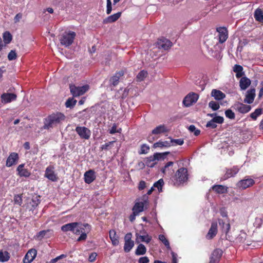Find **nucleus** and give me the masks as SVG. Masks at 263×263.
<instances>
[{
  "mask_svg": "<svg viewBox=\"0 0 263 263\" xmlns=\"http://www.w3.org/2000/svg\"><path fill=\"white\" fill-rule=\"evenodd\" d=\"M65 119V116L63 113L60 112L53 113L44 119L43 127L46 129L53 128Z\"/></svg>",
  "mask_w": 263,
  "mask_h": 263,
  "instance_id": "nucleus-1",
  "label": "nucleus"
},
{
  "mask_svg": "<svg viewBox=\"0 0 263 263\" xmlns=\"http://www.w3.org/2000/svg\"><path fill=\"white\" fill-rule=\"evenodd\" d=\"M188 176L187 168L181 167L178 169L175 175L172 177L171 180L174 185L179 186L187 181Z\"/></svg>",
  "mask_w": 263,
  "mask_h": 263,
  "instance_id": "nucleus-2",
  "label": "nucleus"
},
{
  "mask_svg": "<svg viewBox=\"0 0 263 263\" xmlns=\"http://www.w3.org/2000/svg\"><path fill=\"white\" fill-rule=\"evenodd\" d=\"M170 154V152L156 153L152 156H150L145 159V165L149 167H153L156 164L157 161L164 159Z\"/></svg>",
  "mask_w": 263,
  "mask_h": 263,
  "instance_id": "nucleus-3",
  "label": "nucleus"
},
{
  "mask_svg": "<svg viewBox=\"0 0 263 263\" xmlns=\"http://www.w3.org/2000/svg\"><path fill=\"white\" fill-rule=\"evenodd\" d=\"M76 36V32L71 31H65L59 39L60 43L65 47H69L73 43Z\"/></svg>",
  "mask_w": 263,
  "mask_h": 263,
  "instance_id": "nucleus-4",
  "label": "nucleus"
},
{
  "mask_svg": "<svg viewBox=\"0 0 263 263\" xmlns=\"http://www.w3.org/2000/svg\"><path fill=\"white\" fill-rule=\"evenodd\" d=\"M70 92L73 97H77L84 94L89 89V86L85 85L82 86L77 87L74 85H70Z\"/></svg>",
  "mask_w": 263,
  "mask_h": 263,
  "instance_id": "nucleus-5",
  "label": "nucleus"
},
{
  "mask_svg": "<svg viewBox=\"0 0 263 263\" xmlns=\"http://www.w3.org/2000/svg\"><path fill=\"white\" fill-rule=\"evenodd\" d=\"M78 227L80 229L81 234L78 238L77 241H82L85 240L87 237V234L91 230V226L88 223L82 224L81 222H79V224Z\"/></svg>",
  "mask_w": 263,
  "mask_h": 263,
  "instance_id": "nucleus-6",
  "label": "nucleus"
},
{
  "mask_svg": "<svg viewBox=\"0 0 263 263\" xmlns=\"http://www.w3.org/2000/svg\"><path fill=\"white\" fill-rule=\"evenodd\" d=\"M199 98L198 94L194 92L189 93L183 100V104L185 107H189L196 103Z\"/></svg>",
  "mask_w": 263,
  "mask_h": 263,
  "instance_id": "nucleus-7",
  "label": "nucleus"
},
{
  "mask_svg": "<svg viewBox=\"0 0 263 263\" xmlns=\"http://www.w3.org/2000/svg\"><path fill=\"white\" fill-rule=\"evenodd\" d=\"M75 131L82 139L88 140L90 138L91 131L85 126H77Z\"/></svg>",
  "mask_w": 263,
  "mask_h": 263,
  "instance_id": "nucleus-8",
  "label": "nucleus"
},
{
  "mask_svg": "<svg viewBox=\"0 0 263 263\" xmlns=\"http://www.w3.org/2000/svg\"><path fill=\"white\" fill-rule=\"evenodd\" d=\"M255 184V181L251 178H245L239 180L236 184V186L241 190H245L253 186Z\"/></svg>",
  "mask_w": 263,
  "mask_h": 263,
  "instance_id": "nucleus-9",
  "label": "nucleus"
},
{
  "mask_svg": "<svg viewBox=\"0 0 263 263\" xmlns=\"http://www.w3.org/2000/svg\"><path fill=\"white\" fill-rule=\"evenodd\" d=\"M132 237L131 233H127L124 237V251L126 253L129 252L134 246V242L132 240Z\"/></svg>",
  "mask_w": 263,
  "mask_h": 263,
  "instance_id": "nucleus-10",
  "label": "nucleus"
},
{
  "mask_svg": "<svg viewBox=\"0 0 263 263\" xmlns=\"http://www.w3.org/2000/svg\"><path fill=\"white\" fill-rule=\"evenodd\" d=\"M173 45L172 43L168 39L162 38L159 39L156 43V46L159 49L168 50Z\"/></svg>",
  "mask_w": 263,
  "mask_h": 263,
  "instance_id": "nucleus-11",
  "label": "nucleus"
},
{
  "mask_svg": "<svg viewBox=\"0 0 263 263\" xmlns=\"http://www.w3.org/2000/svg\"><path fill=\"white\" fill-rule=\"evenodd\" d=\"M37 255L35 249H31L28 251L23 258V263H31L35 259Z\"/></svg>",
  "mask_w": 263,
  "mask_h": 263,
  "instance_id": "nucleus-12",
  "label": "nucleus"
},
{
  "mask_svg": "<svg viewBox=\"0 0 263 263\" xmlns=\"http://www.w3.org/2000/svg\"><path fill=\"white\" fill-rule=\"evenodd\" d=\"M53 170V166H48L45 170V177L52 181H57L58 178Z\"/></svg>",
  "mask_w": 263,
  "mask_h": 263,
  "instance_id": "nucleus-13",
  "label": "nucleus"
},
{
  "mask_svg": "<svg viewBox=\"0 0 263 263\" xmlns=\"http://www.w3.org/2000/svg\"><path fill=\"white\" fill-rule=\"evenodd\" d=\"M217 31L218 32L219 42L224 43L228 37V31L224 27H220L217 28Z\"/></svg>",
  "mask_w": 263,
  "mask_h": 263,
  "instance_id": "nucleus-14",
  "label": "nucleus"
},
{
  "mask_svg": "<svg viewBox=\"0 0 263 263\" xmlns=\"http://www.w3.org/2000/svg\"><path fill=\"white\" fill-rule=\"evenodd\" d=\"M124 74V72L123 70L117 71L109 79L110 85L114 87L118 85L119 83L120 78L123 76Z\"/></svg>",
  "mask_w": 263,
  "mask_h": 263,
  "instance_id": "nucleus-15",
  "label": "nucleus"
},
{
  "mask_svg": "<svg viewBox=\"0 0 263 263\" xmlns=\"http://www.w3.org/2000/svg\"><path fill=\"white\" fill-rule=\"evenodd\" d=\"M17 96L13 93H3L1 96V101L3 104L10 103L12 101L16 99Z\"/></svg>",
  "mask_w": 263,
  "mask_h": 263,
  "instance_id": "nucleus-16",
  "label": "nucleus"
},
{
  "mask_svg": "<svg viewBox=\"0 0 263 263\" xmlns=\"http://www.w3.org/2000/svg\"><path fill=\"white\" fill-rule=\"evenodd\" d=\"M255 89L251 88L246 92L244 102L249 104L252 103L255 98Z\"/></svg>",
  "mask_w": 263,
  "mask_h": 263,
  "instance_id": "nucleus-17",
  "label": "nucleus"
},
{
  "mask_svg": "<svg viewBox=\"0 0 263 263\" xmlns=\"http://www.w3.org/2000/svg\"><path fill=\"white\" fill-rule=\"evenodd\" d=\"M222 254V251L220 249H216L213 251L210 257L209 263H217L219 262Z\"/></svg>",
  "mask_w": 263,
  "mask_h": 263,
  "instance_id": "nucleus-18",
  "label": "nucleus"
},
{
  "mask_svg": "<svg viewBox=\"0 0 263 263\" xmlns=\"http://www.w3.org/2000/svg\"><path fill=\"white\" fill-rule=\"evenodd\" d=\"M239 168L237 166H234L231 168H228L223 176L222 179L226 180L229 178L235 176L239 172Z\"/></svg>",
  "mask_w": 263,
  "mask_h": 263,
  "instance_id": "nucleus-19",
  "label": "nucleus"
},
{
  "mask_svg": "<svg viewBox=\"0 0 263 263\" xmlns=\"http://www.w3.org/2000/svg\"><path fill=\"white\" fill-rule=\"evenodd\" d=\"M84 181L85 183L87 184L92 183L96 178L95 172L92 170H89L86 171L84 175Z\"/></svg>",
  "mask_w": 263,
  "mask_h": 263,
  "instance_id": "nucleus-20",
  "label": "nucleus"
},
{
  "mask_svg": "<svg viewBox=\"0 0 263 263\" xmlns=\"http://www.w3.org/2000/svg\"><path fill=\"white\" fill-rule=\"evenodd\" d=\"M18 155L16 153H12L10 154L6 161V166L8 167L12 166L16 164L18 160Z\"/></svg>",
  "mask_w": 263,
  "mask_h": 263,
  "instance_id": "nucleus-21",
  "label": "nucleus"
},
{
  "mask_svg": "<svg viewBox=\"0 0 263 263\" xmlns=\"http://www.w3.org/2000/svg\"><path fill=\"white\" fill-rule=\"evenodd\" d=\"M217 233V223L216 222H213L211 224V228L206 235L208 239H213Z\"/></svg>",
  "mask_w": 263,
  "mask_h": 263,
  "instance_id": "nucleus-22",
  "label": "nucleus"
},
{
  "mask_svg": "<svg viewBox=\"0 0 263 263\" xmlns=\"http://www.w3.org/2000/svg\"><path fill=\"white\" fill-rule=\"evenodd\" d=\"M235 106L236 110L241 114H246L249 112L251 109V106L250 105L243 103H238L235 105Z\"/></svg>",
  "mask_w": 263,
  "mask_h": 263,
  "instance_id": "nucleus-23",
  "label": "nucleus"
},
{
  "mask_svg": "<svg viewBox=\"0 0 263 263\" xmlns=\"http://www.w3.org/2000/svg\"><path fill=\"white\" fill-rule=\"evenodd\" d=\"M121 12H119L117 13H115L112 15H111L107 17L106 18L103 20V24H107L115 22L120 17V16H121Z\"/></svg>",
  "mask_w": 263,
  "mask_h": 263,
  "instance_id": "nucleus-24",
  "label": "nucleus"
},
{
  "mask_svg": "<svg viewBox=\"0 0 263 263\" xmlns=\"http://www.w3.org/2000/svg\"><path fill=\"white\" fill-rule=\"evenodd\" d=\"M79 224V222H77L67 223L61 227V230L64 232H67L68 231H71L72 232Z\"/></svg>",
  "mask_w": 263,
  "mask_h": 263,
  "instance_id": "nucleus-25",
  "label": "nucleus"
},
{
  "mask_svg": "<svg viewBox=\"0 0 263 263\" xmlns=\"http://www.w3.org/2000/svg\"><path fill=\"white\" fill-rule=\"evenodd\" d=\"M212 189L216 194H226L228 192V187L223 185H214Z\"/></svg>",
  "mask_w": 263,
  "mask_h": 263,
  "instance_id": "nucleus-26",
  "label": "nucleus"
},
{
  "mask_svg": "<svg viewBox=\"0 0 263 263\" xmlns=\"http://www.w3.org/2000/svg\"><path fill=\"white\" fill-rule=\"evenodd\" d=\"M251 83L250 79L246 77H242L239 81V86L241 90H246Z\"/></svg>",
  "mask_w": 263,
  "mask_h": 263,
  "instance_id": "nucleus-27",
  "label": "nucleus"
},
{
  "mask_svg": "<svg viewBox=\"0 0 263 263\" xmlns=\"http://www.w3.org/2000/svg\"><path fill=\"white\" fill-rule=\"evenodd\" d=\"M219 225L222 233L227 234L230 229V224L229 222H226L223 219H218Z\"/></svg>",
  "mask_w": 263,
  "mask_h": 263,
  "instance_id": "nucleus-28",
  "label": "nucleus"
},
{
  "mask_svg": "<svg viewBox=\"0 0 263 263\" xmlns=\"http://www.w3.org/2000/svg\"><path fill=\"white\" fill-rule=\"evenodd\" d=\"M109 235L112 245L114 246H118L119 243V237L117 235L115 230H110Z\"/></svg>",
  "mask_w": 263,
  "mask_h": 263,
  "instance_id": "nucleus-29",
  "label": "nucleus"
},
{
  "mask_svg": "<svg viewBox=\"0 0 263 263\" xmlns=\"http://www.w3.org/2000/svg\"><path fill=\"white\" fill-rule=\"evenodd\" d=\"M144 202H147V200H145L144 202H136L133 207L132 211L139 214L144 211Z\"/></svg>",
  "mask_w": 263,
  "mask_h": 263,
  "instance_id": "nucleus-30",
  "label": "nucleus"
},
{
  "mask_svg": "<svg viewBox=\"0 0 263 263\" xmlns=\"http://www.w3.org/2000/svg\"><path fill=\"white\" fill-rule=\"evenodd\" d=\"M211 95L216 100H221L226 97V95L223 92L217 89H213Z\"/></svg>",
  "mask_w": 263,
  "mask_h": 263,
  "instance_id": "nucleus-31",
  "label": "nucleus"
},
{
  "mask_svg": "<svg viewBox=\"0 0 263 263\" xmlns=\"http://www.w3.org/2000/svg\"><path fill=\"white\" fill-rule=\"evenodd\" d=\"M24 164L20 165L17 170L18 172L19 175L21 177H28L30 175V172L26 168H24Z\"/></svg>",
  "mask_w": 263,
  "mask_h": 263,
  "instance_id": "nucleus-32",
  "label": "nucleus"
},
{
  "mask_svg": "<svg viewBox=\"0 0 263 263\" xmlns=\"http://www.w3.org/2000/svg\"><path fill=\"white\" fill-rule=\"evenodd\" d=\"M171 146V142L170 141H161L159 140V141L153 144L154 148H162V147H168Z\"/></svg>",
  "mask_w": 263,
  "mask_h": 263,
  "instance_id": "nucleus-33",
  "label": "nucleus"
},
{
  "mask_svg": "<svg viewBox=\"0 0 263 263\" xmlns=\"http://www.w3.org/2000/svg\"><path fill=\"white\" fill-rule=\"evenodd\" d=\"M40 196H35L32 198L31 201L30 202V205L31 207L30 209V211H33L40 203Z\"/></svg>",
  "mask_w": 263,
  "mask_h": 263,
  "instance_id": "nucleus-34",
  "label": "nucleus"
},
{
  "mask_svg": "<svg viewBox=\"0 0 263 263\" xmlns=\"http://www.w3.org/2000/svg\"><path fill=\"white\" fill-rule=\"evenodd\" d=\"M254 16L256 21L259 22H263V11L260 8L256 9Z\"/></svg>",
  "mask_w": 263,
  "mask_h": 263,
  "instance_id": "nucleus-35",
  "label": "nucleus"
},
{
  "mask_svg": "<svg viewBox=\"0 0 263 263\" xmlns=\"http://www.w3.org/2000/svg\"><path fill=\"white\" fill-rule=\"evenodd\" d=\"M146 247L144 246V245L140 243L138 246V247L135 251V254L138 256L142 255L145 254L146 253Z\"/></svg>",
  "mask_w": 263,
  "mask_h": 263,
  "instance_id": "nucleus-36",
  "label": "nucleus"
},
{
  "mask_svg": "<svg viewBox=\"0 0 263 263\" xmlns=\"http://www.w3.org/2000/svg\"><path fill=\"white\" fill-rule=\"evenodd\" d=\"M167 132L166 127L164 125H160L157 126L152 130V134L157 135L161 133H164Z\"/></svg>",
  "mask_w": 263,
  "mask_h": 263,
  "instance_id": "nucleus-37",
  "label": "nucleus"
},
{
  "mask_svg": "<svg viewBox=\"0 0 263 263\" xmlns=\"http://www.w3.org/2000/svg\"><path fill=\"white\" fill-rule=\"evenodd\" d=\"M173 164H174V162L172 161H170V162H167L165 165V166L163 168H162V169H161L162 173H163L164 174H166L167 172H168V174H171L172 171L173 170L172 169V167H171V168L170 167H172Z\"/></svg>",
  "mask_w": 263,
  "mask_h": 263,
  "instance_id": "nucleus-38",
  "label": "nucleus"
},
{
  "mask_svg": "<svg viewBox=\"0 0 263 263\" xmlns=\"http://www.w3.org/2000/svg\"><path fill=\"white\" fill-rule=\"evenodd\" d=\"M173 164H174V162L172 161H170V162H167L165 165V166L163 168H162V169H161L162 173H163L164 174H166L167 172H168V174H171L172 171L173 170L172 169V167H171V168L170 167H172Z\"/></svg>",
  "mask_w": 263,
  "mask_h": 263,
  "instance_id": "nucleus-39",
  "label": "nucleus"
},
{
  "mask_svg": "<svg viewBox=\"0 0 263 263\" xmlns=\"http://www.w3.org/2000/svg\"><path fill=\"white\" fill-rule=\"evenodd\" d=\"M10 255L7 251L3 252L2 250L0 251V261L4 262L9 260Z\"/></svg>",
  "mask_w": 263,
  "mask_h": 263,
  "instance_id": "nucleus-40",
  "label": "nucleus"
},
{
  "mask_svg": "<svg viewBox=\"0 0 263 263\" xmlns=\"http://www.w3.org/2000/svg\"><path fill=\"white\" fill-rule=\"evenodd\" d=\"M262 114V108H258L255 110V111L252 112L250 116L253 120H256L258 117L260 116Z\"/></svg>",
  "mask_w": 263,
  "mask_h": 263,
  "instance_id": "nucleus-41",
  "label": "nucleus"
},
{
  "mask_svg": "<svg viewBox=\"0 0 263 263\" xmlns=\"http://www.w3.org/2000/svg\"><path fill=\"white\" fill-rule=\"evenodd\" d=\"M148 73L146 70L140 71L136 77L137 81L138 82H141L147 76Z\"/></svg>",
  "mask_w": 263,
  "mask_h": 263,
  "instance_id": "nucleus-42",
  "label": "nucleus"
},
{
  "mask_svg": "<svg viewBox=\"0 0 263 263\" xmlns=\"http://www.w3.org/2000/svg\"><path fill=\"white\" fill-rule=\"evenodd\" d=\"M3 39L5 44H9L12 39V35L8 31H6L3 34Z\"/></svg>",
  "mask_w": 263,
  "mask_h": 263,
  "instance_id": "nucleus-43",
  "label": "nucleus"
},
{
  "mask_svg": "<svg viewBox=\"0 0 263 263\" xmlns=\"http://www.w3.org/2000/svg\"><path fill=\"white\" fill-rule=\"evenodd\" d=\"M49 232H50V230L41 231L36 234L35 238L36 239L41 240L45 237L46 234Z\"/></svg>",
  "mask_w": 263,
  "mask_h": 263,
  "instance_id": "nucleus-44",
  "label": "nucleus"
},
{
  "mask_svg": "<svg viewBox=\"0 0 263 263\" xmlns=\"http://www.w3.org/2000/svg\"><path fill=\"white\" fill-rule=\"evenodd\" d=\"M115 142V141H110L108 143H106L105 144L102 145L100 147L101 150L108 151L110 149Z\"/></svg>",
  "mask_w": 263,
  "mask_h": 263,
  "instance_id": "nucleus-45",
  "label": "nucleus"
},
{
  "mask_svg": "<svg viewBox=\"0 0 263 263\" xmlns=\"http://www.w3.org/2000/svg\"><path fill=\"white\" fill-rule=\"evenodd\" d=\"M137 238H139L141 241L149 243L152 240V237L149 236L148 234L145 235H137Z\"/></svg>",
  "mask_w": 263,
  "mask_h": 263,
  "instance_id": "nucleus-46",
  "label": "nucleus"
},
{
  "mask_svg": "<svg viewBox=\"0 0 263 263\" xmlns=\"http://www.w3.org/2000/svg\"><path fill=\"white\" fill-rule=\"evenodd\" d=\"M76 103L77 100L72 98H69L65 103V106L67 108H72L76 105Z\"/></svg>",
  "mask_w": 263,
  "mask_h": 263,
  "instance_id": "nucleus-47",
  "label": "nucleus"
},
{
  "mask_svg": "<svg viewBox=\"0 0 263 263\" xmlns=\"http://www.w3.org/2000/svg\"><path fill=\"white\" fill-rule=\"evenodd\" d=\"M209 106L214 111L218 110L220 107L219 103L214 101L209 102Z\"/></svg>",
  "mask_w": 263,
  "mask_h": 263,
  "instance_id": "nucleus-48",
  "label": "nucleus"
},
{
  "mask_svg": "<svg viewBox=\"0 0 263 263\" xmlns=\"http://www.w3.org/2000/svg\"><path fill=\"white\" fill-rule=\"evenodd\" d=\"M149 151V147L145 144H143L141 146L140 151L139 152V154H146L148 153Z\"/></svg>",
  "mask_w": 263,
  "mask_h": 263,
  "instance_id": "nucleus-49",
  "label": "nucleus"
},
{
  "mask_svg": "<svg viewBox=\"0 0 263 263\" xmlns=\"http://www.w3.org/2000/svg\"><path fill=\"white\" fill-rule=\"evenodd\" d=\"M159 239L163 244L167 247L170 248V243L168 240L166 238L165 236L163 234L159 235Z\"/></svg>",
  "mask_w": 263,
  "mask_h": 263,
  "instance_id": "nucleus-50",
  "label": "nucleus"
},
{
  "mask_svg": "<svg viewBox=\"0 0 263 263\" xmlns=\"http://www.w3.org/2000/svg\"><path fill=\"white\" fill-rule=\"evenodd\" d=\"M225 115L226 117L230 119H234L235 118L234 112L230 109H227L225 111Z\"/></svg>",
  "mask_w": 263,
  "mask_h": 263,
  "instance_id": "nucleus-51",
  "label": "nucleus"
},
{
  "mask_svg": "<svg viewBox=\"0 0 263 263\" xmlns=\"http://www.w3.org/2000/svg\"><path fill=\"white\" fill-rule=\"evenodd\" d=\"M164 184V181L162 179H159L157 182H155L153 187H157L159 191L162 190V186Z\"/></svg>",
  "mask_w": 263,
  "mask_h": 263,
  "instance_id": "nucleus-52",
  "label": "nucleus"
},
{
  "mask_svg": "<svg viewBox=\"0 0 263 263\" xmlns=\"http://www.w3.org/2000/svg\"><path fill=\"white\" fill-rule=\"evenodd\" d=\"M189 129L190 132H194V134L195 136H198L200 133V130L197 129L195 126L194 125H191L189 127Z\"/></svg>",
  "mask_w": 263,
  "mask_h": 263,
  "instance_id": "nucleus-53",
  "label": "nucleus"
},
{
  "mask_svg": "<svg viewBox=\"0 0 263 263\" xmlns=\"http://www.w3.org/2000/svg\"><path fill=\"white\" fill-rule=\"evenodd\" d=\"M117 126L116 124H114L111 129L109 130V133L110 134H114L116 133H120L121 131V128H119V129H117Z\"/></svg>",
  "mask_w": 263,
  "mask_h": 263,
  "instance_id": "nucleus-54",
  "label": "nucleus"
},
{
  "mask_svg": "<svg viewBox=\"0 0 263 263\" xmlns=\"http://www.w3.org/2000/svg\"><path fill=\"white\" fill-rule=\"evenodd\" d=\"M170 142L172 143H174L175 145H182L184 143V140L182 139H172L171 138Z\"/></svg>",
  "mask_w": 263,
  "mask_h": 263,
  "instance_id": "nucleus-55",
  "label": "nucleus"
},
{
  "mask_svg": "<svg viewBox=\"0 0 263 263\" xmlns=\"http://www.w3.org/2000/svg\"><path fill=\"white\" fill-rule=\"evenodd\" d=\"M17 57L16 53L14 50H11L8 55V59L10 61L15 60Z\"/></svg>",
  "mask_w": 263,
  "mask_h": 263,
  "instance_id": "nucleus-56",
  "label": "nucleus"
},
{
  "mask_svg": "<svg viewBox=\"0 0 263 263\" xmlns=\"http://www.w3.org/2000/svg\"><path fill=\"white\" fill-rule=\"evenodd\" d=\"M212 120L214 121L216 124H222L224 122L223 118L221 116H215L212 119Z\"/></svg>",
  "mask_w": 263,
  "mask_h": 263,
  "instance_id": "nucleus-57",
  "label": "nucleus"
},
{
  "mask_svg": "<svg viewBox=\"0 0 263 263\" xmlns=\"http://www.w3.org/2000/svg\"><path fill=\"white\" fill-rule=\"evenodd\" d=\"M206 127L214 129L217 127V124L215 123L214 121L212 119L208 122L206 124Z\"/></svg>",
  "mask_w": 263,
  "mask_h": 263,
  "instance_id": "nucleus-58",
  "label": "nucleus"
},
{
  "mask_svg": "<svg viewBox=\"0 0 263 263\" xmlns=\"http://www.w3.org/2000/svg\"><path fill=\"white\" fill-rule=\"evenodd\" d=\"M107 6H106V13L109 14L112 11L111 1V0H106Z\"/></svg>",
  "mask_w": 263,
  "mask_h": 263,
  "instance_id": "nucleus-59",
  "label": "nucleus"
},
{
  "mask_svg": "<svg viewBox=\"0 0 263 263\" xmlns=\"http://www.w3.org/2000/svg\"><path fill=\"white\" fill-rule=\"evenodd\" d=\"M66 257V255L61 254V255L58 256L57 257L51 259V260L50 261V263H55L60 259L65 258Z\"/></svg>",
  "mask_w": 263,
  "mask_h": 263,
  "instance_id": "nucleus-60",
  "label": "nucleus"
},
{
  "mask_svg": "<svg viewBox=\"0 0 263 263\" xmlns=\"http://www.w3.org/2000/svg\"><path fill=\"white\" fill-rule=\"evenodd\" d=\"M14 201L15 203L18 204L20 205L22 203V199L20 195H16L14 196Z\"/></svg>",
  "mask_w": 263,
  "mask_h": 263,
  "instance_id": "nucleus-61",
  "label": "nucleus"
},
{
  "mask_svg": "<svg viewBox=\"0 0 263 263\" xmlns=\"http://www.w3.org/2000/svg\"><path fill=\"white\" fill-rule=\"evenodd\" d=\"M243 70V67L240 65L236 64L233 67V71L236 73L237 72H241Z\"/></svg>",
  "mask_w": 263,
  "mask_h": 263,
  "instance_id": "nucleus-62",
  "label": "nucleus"
},
{
  "mask_svg": "<svg viewBox=\"0 0 263 263\" xmlns=\"http://www.w3.org/2000/svg\"><path fill=\"white\" fill-rule=\"evenodd\" d=\"M149 259L147 256L141 257L138 260V263H148Z\"/></svg>",
  "mask_w": 263,
  "mask_h": 263,
  "instance_id": "nucleus-63",
  "label": "nucleus"
},
{
  "mask_svg": "<svg viewBox=\"0 0 263 263\" xmlns=\"http://www.w3.org/2000/svg\"><path fill=\"white\" fill-rule=\"evenodd\" d=\"M97 256V254L96 252L91 253L89 256L88 260L90 262H93L96 260Z\"/></svg>",
  "mask_w": 263,
  "mask_h": 263,
  "instance_id": "nucleus-64",
  "label": "nucleus"
}]
</instances>
